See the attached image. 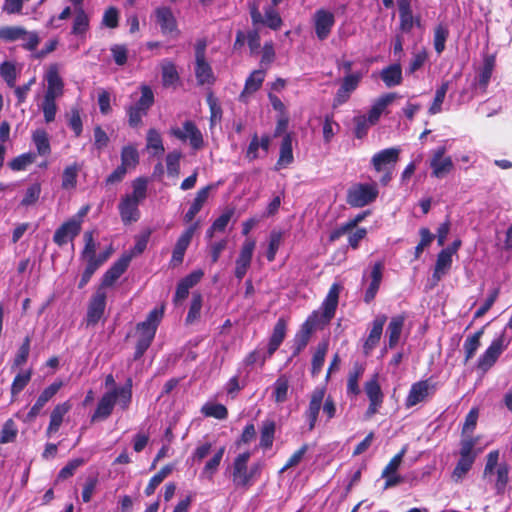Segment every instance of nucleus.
<instances>
[{"mask_svg":"<svg viewBox=\"0 0 512 512\" xmlns=\"http://www.w3.org/2000/svg\"><path fill=\"white\" fill-rule=\"evenodd\" d=\"M342 289L343 287L341 284L333 283L322 302V312L314 310L302 323L300 329L296 332L293 338V357L299 355L306 348L313 333L318 328H323L334 318L339 303V295Z\"/></svg>","mask_w":512,"mask_h":512,"instance_id":"f257e3e1","label":"nucleus"},{"mask_svg":"<svg viewBox=\"0 0 512 512\" xmlns=\"http://www.w3.org/2000/svg\"><path fill=\"white\" fill-rule=\"evenodd\" d=\"M132 387V378L129 377L122 387H114L112 390L104 393L91 416V422L94 423L107 419L112 414L117 402L123 410L128 409L132 401Z\"/></svg>","mask_w":512,"mask_h":512,"instance_id":"f03ea898","label":"nucleus"},{"mask_svg":"<svg viewBox=\"0 0 512 512\" xmlns=\"http://www.w3.org/2000/svg\"><path fill=\"white\" fill-rule=\"evenodd\" d=\"M250 458L249 451L240 453L234 458L231 467V480L235 488L248 490L260 478L263 464L255 462L248 466Z\"/></svg>","mask_w":512,"mask_h":512,"instance_id":"7ed1b4c3","label":"nucleus"},{"mask_svg":"<svg viewBox=\"0 0 512 512\" xmlns=\"http://www.w3.org/2000/svg\"><path fill=\"white\" fill-rule=\"evenodd\" d=\"M164 316V307L152 309L146 319L136 325L138 339L133 355L134 360H139L151 346L159 324Z\"/></svg>","mask_w":512,"mask_h":512,"instance_id":"20e7f679","label":"nucleus"},{"mask_svg":"<svg viewBox=\"0 0 512 512\" xmlns=\"http://www.w3.org/2000/svg\"><path fill=\"white\" fill-rule=\"evenodd\" d=\"M154 101V93L151 87L142 85L140 98L134 104L126 108L128 124L131 128H138L142 125V118L148 114Z\"/></svg>","mask_w":512,"mask_h":512,"instance_id":"39448f33","label":"nucleus"},{"mask_svg":"<svg viewBox=\"0 0 512 512\" xmlns=\"http://www.w3.org/2000/svg\"><path fill=\"white\" fill-rule=\"evenodd\" d=\"M478 437H467L460 441V458L452 472V479L455 482L461 481L472 468L477 453L473 451L478 443Z\"/></svg>","mask_w":512,"mask_h":512,"instance_id":"423d86ee","label":"nucleus"},{"mask_svg":"<svg viewBox=\"0 0 512 512\" xmlns=\"http://www.w3.org/2000/svg\"><path fill=\"white\" fill-rule=\"evenodd\" d=\"M378 195L377 183H356L347 190L346 203L353 208H361L373 203Z\"/></svg>","mask_w":512,"mask_h":512,"instance_id":"0eeeda50","label":"nucleus"},{"mask_svg":"<svg viewBox=\"0 0 512 512\" xmlns=\"http://www.w3.org/2000/svg\"><path fill=\"white\" fill-rule=\"evenodd\" d=\"M249 14L254 28L259 25L267 26L268 28L277 31L283 25V20L273 4L264 9V17L260 12V3L257 0L248 3Z\"/></svg>","mask_w":512,"mask_h":512,"instance_id":"6e6552de","label":"nucleus"},{"mask_svg":"<svg viewBox=\"0 0 512 512\" xmlns=\"http://www.w3.org/2000/svg\"><path fill=\"white\" fill-rule=\"evenodd\" d=\"M206 41L199 40L195 46V77L198 85L213 84L215 76L211 65L206 60Z\"/></svg>","mask_w":512,"mask_h":512,"instance_id":"1a4fd4ad","label":"nucleus"},{"mask_svg":"<svg viewBox=\"0 0 512 512\" xmlns=\"http://www.w3.org/2000/svg\"><path fill=\"white\" fill-rule=\"evenodd\" d=\"M107 304L106 290L97 288L88 302L86 316L84 319L85 326L95 327L103 318Z\"/></svg>","mask_w":512,"mask_h":512,"instance_id":"9d476101","label":"nucleus"},{"mask_svg":"<svg viewBox=\"0 0 512 512\" xmlns=\"http://www.w3.org/2000/svg\"><path fill=\"white\" fill-rule=\"evenodd\" d=\"M364 391L369 400L365 418L370 419L377 414L384 402V393L379 383V374L375 373L364 383Z\"/></svg>","mask_w":512,"mask_h":512,"instance_id":"9b49d317","label":"nucleus"},{"mask_svg":"<svg viewBox=\"0 0 512 512\" xmlns=\"http://www.w3.org/2000/svg\"><path fill=\"white\" fill-rule=\"evenodd\" d=\"M508 343L509 342L506 341L504 332L497 338L493 339L488 348L478 358L477 367L484 372L488 371L507 348Z\"/></svg>","mask_w":512,"mask_h":512,"instance_id":"f8f14e48","label":"nucleus"},{"mask_svg":"<svg viewBox=\"0 0 512 512\" xmlns=\"http://www.w3.org/2000/svg\"><path fill=\"white\" fill-rule=\"evenodd\" d=\"M64 386L62 380H55L49 386H47L36 399L29 412L23 418V422L32 423L40 414L44 406L59 392Z\"/></svg>","mask_w":512,"mask_h":512,"instance_id":"ddd939ff","label":"nucleus"},{"mask_svg":"<svg viewBox=\"0 0 512 512\" xmlns=\"http://www.w3.org/2000/svg\"><path fill=\"white\" fill-rule=\"evenodd\" d=\"M399 12V31L408 34L413 27H421V16L414 15L412 10V0H397Z\"/></svg>","mask_w":512,"mask_h":512,"instance_id":"4468645a","label":"nucleus"},{"mask_svg":"<svg viewBox=\"0 0 512 512\" xmlns=\"http://www.w3.org/2000/svg\"><path fill=\"white\" fill-rule=\"evenodd\" d=\"M171 133L181 141L189 139V143L194 150H199L204 145L201 131L191 120H187L183 123V130L175 128L172 129Z\"/></svg>","mask_w":512,"mask_h":512,"instance_id":"2eb2a0df","label":"nucleus"},{"mask_svg":"<svg viewBox=\"0 0 512 512\" xmlns=\"http://www.w3.org/2000/svg\"><path fill=\"white\" fill-rule=\"evenodd\" d=\"M446 148L444 146L438 147L433 151L430 160V167L432 169V176L438 179L445 177L454 168L452 158L445 157Z\"/></svg>","mask_w":512,"mask_h":512,"instance_id":"dca6fc26","label":"nucleus"},{"mask_svg":"<svg viewBox=\"0 0 512 512\" xmlns=\"http://www.w3.org/2000/svg\"><path fill=\"white\" fill-rule=\"evenodd\" d=\"M361 79L362 74L360 72L345 75L333 99V107H338L346 103L351 93L357 89Z\"/></svg>","mask_w":512,"mask_h":512,"instance_id":"f3484780","label":"nucleus"},{"mask_svg":"<svg viewBox=\"0 0 512 512\" xmlns=\"http://www.w3.org/2000/svg\"><path fill=\"white\" fill-rule=\"evenodd\" d=\"M132 260V255H122L117 261H115L111 267L103 274L101 283L98 288L106 290L107 287L112 286L116 280H118L122 274L128 269L129 264Z\"/></svg>","mask_w":512,"mask_h":512,"instance_id":"a211bd4d","label":"nucleus"},{"mask_svg":"<svg viewBox=\"0 0 512 512\" xmlns=\"http://www.w3.org/2000/svg\"><path fill=\"white\" fill-rule=\"evenodd\" d=\"M256 242L253 239H246L241 247L238 258L235 263L234 275L238 280H242L249 269L253 257Z\"/></svg>","mask_w":512,"mask_h":512,"instance_id":"6ab92c4d","label":"nucleus"},{"mask_svg":"<svg viewBox=\"0 0 512 512\" xmlns=\"http://www.w3.org/2000/svg\"><path fill=\"white\" fill-rule=\"evenodd\" d=\"M325 397V388L317 387L315 388L310 396L309 404L307 409L304 412V416L308 421V430H314L319 412Z\"/></svg>","mask_w":512,"mask_h":512,"instance_id":"aec40b11","label":"nucleus"},{"mask_svg":"<svg viewBox=\"0 0 512 512\" xmlns=\"http://www.w3.org/2000/svg\"><path fill=\"white\" fill-rule=\"evenodd\" d=\"M335 24L334 14L325 9H318L314 14L315 34L320 41L326 40Z\"/></svg>","mask_w":512,"mask_h":512,"instance_id":"412c9836","label":"nucleus"},{"mask_svg":"<svg viewBox=\"0 0 512 512\" xmlns=\"http://www.w3.org/2000/svg\"><path fill=\"white\" fill-rule=\"evenodd\" d=\"M399 149L386 148L375 153L371 159V164L375 171L382 172V170H393L395 164L399 160Z\"/></svg>","mask_w":512,"mask_h":512,"instance_id":"4be33fe9","label":"nucleus"},{"mask_svg":"<svg viewBox=\"0 0 512 512\" xmlns=\"http://www.w3.org/2000/svg\"><path fill=\"white\" fill-rule=\"evenodd\" d=\"M81 231L80 221L72 218L58 227L53 235V241L59 247L64 246L68 241H72Z\"/></svg>","mask_w":512,"mask_h":512,"instance_id":"5701e85b","label":"nucleus"},{"mask_svg":"<svg viewBox=\"0 0 512 512\" xmlns=\"http://www.w3.org/2000/svg\"><path fill=\"white\" fill-rule=\"evenodd\" d=\"M496 65V56L494 54H486L483 57V63L475 78L474 86L482 93L487 92L494 68Z\"/></svg>","mask_w":512,"mask_h":512,"instance_id":"b1692460","label":"nucleus"},{"mask_svg":"<svg viewBox=\"0 0 512 512\" xmlns=\"http://www.w3.org/2000/svg\"><path fill=\"white\" fill-rule=\"evenodd\" d=\"M199 223L195 222L191 224L183 233L179 236L172 252V259L171 261L174 263V265L181 264L184 259L185 252L187 248L189 247L191 240L193 238V235L198 228Z\"/></svg>","mask_w":512,"mask_h":512,"instance_id":"393cba45","label":"nucleus"},{"mask_svg":"<svg viewBox=\"0 0 512 512\" xmlns=\"http://www.w3.org/2000/svg\"><path fill=\"white\" fill-rule=\"evenodd\" d=\"M47 89L44 96L57 99L63 95L64 82L59 74L58 64H51L46 72Z\"/></svg>","mask_w":512,"mask_h":512,"instance_id":"a878e982","label":"nucleus"},{"mask_svg":"<svg viewBox=\"0 0 512 512\" xmlns=\"http://www.w3.org/2000/svg\"><path fill=\"white\" fill-rule=\"evenodd\" d=\"M72 404L69 400L57 404L50 413V421L46 429V436L51 437L57 433L63 423L64 416L71 410Z\"/></svg>","mask_w":512,"mask_h":512,"instance_id":"bb28decb","label":"nucleus"},{"mask_svg":"<svg viewBox=\"0 0 512 512\" xmlns=\"http://www.w3.org/2000/svg\"><path fill=\"white\" fill-rule=\"evenodd\" d=\"M387 321V316L382 314L378 315L372 322V328L369 332V335L367 339L365 340L363 344V352L365 355H369L370 352L378 345L382 332L383 327Z\"/></svg>","mask_w":512,"mask_h":512,"instance_id":"cd10ccee","label":"nucleus"},{"mask_svg":"<svg viewBox=\"0 0 512 512\" xmlns=\"http://www.w3.org/2000/svg\"><path fill=\"white\" fill-rule=\"evenodd\" d=\"M265 76V69H257L252 71L245 80L244 88L239 95V101L246 103L247 97L257 92L262 87Z\"/></svg>","mask_w":512,"mask_h":512,"instance_id":"c85d7f7f","label":"nucleus"},{"mask_svg":"<svg viewBox=\"0 0 512 512\" xmlns=\"http://www.w3.org/2000/svg\"><path fill=\"white\" fill-rule=\"evenodd\" d=\"M430 384L428 380H421L412 384L405 400L406 408H411L423 402L430 395Z\"/></svg>","mask_w":512,"mask_h":512,"instance_id":"c756f323","label":"nucleus"},{"mask_svg":"<svg viewBox=\"0 0 512 512\" xmlns=\"http://www.w3.org/2000/svg\"><path fill=\"white\" fill-rule=\"evenodd\" d=\"M139 202H136L134 199H130L124 196L119 205L118 210L121 217V220L124 224H131L132 222H137L140 218V211L138 209Z\"/></svg>","mask_w":512,"mask_h":512,"instance_id":"7c9ffc66","label":"nucleus"},{"mask_svg":"<svg viewBox=\"0 0 512 512\" xmlns=\"http://www.w3.org/2000/svg\"><path fill=\"white\" fill-rule=\"evenodd\" d=\"M452 266V256L448 251L441 250L436 259L431 282L436 286L439 281L450 271Z\"/></svg>","mask_w":512,"mask_h":512,"instance_id":"2f4dec72","label":"nucleus"},{"mask_svg":"<svg viewBox=\"0 0 512 512\" xmlns=\"http://www.w3.org/2000/svg\"><path fill=\"white\" fill-rule=\"evenodd\" d=\"M286 332L287 322L284 318H279L275 323L272 334L269 338L267 347L268 357H272V355L278 350V348L285 339Z\"/></svg>","mask_w":512,"mask_h":512,"instance_id":"473e14b6","label":"nucleus"},{"mask_svg":"<svg viewBox=\"0 0 512 512\" xmlns=\"http://www.w3.org/2000/svg\"><path fill=\"white\" fill-rule=\"evenodd\" d=\"M286 332L287 322L284 318H279L275 323L272 334L269 338L267 347L268 357H272V355L278 350V348L285 339Z\"/></svg>","mask_w":512,"mask_h":512,"instance_id":"72a5a7b5","label":"nucleus"},{"mask_svg":"<svg viewBox=\"0 0 512 512\" xmlns=\"http://www.w3.org/2000/svg\"><path fill=\"white\" fill-rule=\"evenodd\" d=\"M365 372V365L360 362H354L347 377L346 393L348 396L356 397L361 393L359 380Z\"/></svg>","mask_w":512,"mask_h":512,"instance_id":"f704fd0d","label":"nucleus"},{"mask_svg":"<svg viewBox=\"0 0 512 512\" xmlns=\"http://www.w3.org/2000/svg\"><path fill=\"white\" fill-rule=\"evenodd\" d=\"M156 21L163 34L177 31V21L169 7H159L155 10Z\"/></svg>","mask_w":512,"mask_h":512,"instance_id":"c9c22d12","label":"nucleus"},{"mask_svg":"<svg viewBox=\"0 0 512 512\" xmlns=\"http://www.w3.org/2000/svg\"><path fill=\"white\" fill-rule=\"evenodd\" d=\"M226 447L221 446L217 449V451L214 453V455L205 463L200 477L203 479H207L209 481H212L214 478V475L217 473L219 466L221 464V461L223 459V456L225 454Z\"/></svg>","mask_w":512,"mask_h":512,"instance_id":"e433bc0d","label":"nucleus"},{"mask_svg":"<svg viewBox=\"0 0 512 512\" xmlns=\"http://www.w3.org/2000/svg\"><path fill=\"white\" fill-rule=\"evenodd\" d=\"M396 98L395 93H387L377 99L375 104L371 107V109L368 112V118L367 121L371 125H374L378 122L381 114L385 110V108L394 101Z\"/></svg>","mask_w":512,"mask_h":512,"instance_id":"4c0bfd02","label":"nucleus"},{"mask_svg":"<svg viewBox=\"0 0 512 512\" xmlns=\"http://www.w3.org/2000/svg\"><path fill=\"white\" fill-rule=\"evenodd\" d=\"M293 160L292 137L290 134H286L281 142L279 158L277 160L275 170L287 167L293 162Z\"/></svg>","mask_w":512,"mask_h":512,"instance_id":"58836bf2","label":"nucleus"},{"mask_svg":"<svg viewBox=\"0 0 512 512\" xmlns=\"http://www.w3.org/2000/svg\"><path fill=\"white\" fill-rule=\"evenodd\" d=\"M381 79L387 87H393L402 83V68L399 63L391 64L381 71Z\"/></svg>","mask_w":512,"mask_h":512,"instance_id":"ea45409f","label":"nucleus"},{"mask_svg":"<svg viewBox=\"0 0 512 512\" xmlns=\"http://www.w3.org/2000/svg\"><path fill=\"white\" fill-rule=\"evenodd\" d=\"M404 322L405 317L403 315H398L391 318L387 327L388 347L390 349L394 348L398 344Z\"/></svg>","mask_w":512,"mask_h":512,"instance_id":"a19ab883","label":"nucleus"},{"mask_svg":"<svg viewBox=\"0 0 512 512\" xmlns=\"http://www.w3.org/2000/svg\"><path fill=\"white\" fill-rule=\"evenodd\" d=\"M32 141L36 147V154L48 157L51 154L49 135L44 129H36L32 133Z\"/></svg>","mask_w":512,"mask_h":512,"instance_id":"79ce46f5","label":"nucleus"},{"mask_svg":"<svg viewBox=\"0 0 512 512\" xmlns=\"http://www.w3.org/2000/svg\"><path fill=\"white\" fill-rule=\"evenodd\" d=\"M174 468V464H166L155 475H153L144 490L145 495L151 496L154 494L156 488L173 472Z\"/></svg>","mask_w":512,"mask_h":512,"instance_id":"37998d69","label":"nucleus"},{"mask_svg":"<svg viewBox=\"0 0 512 512\" xmlns=\"http://www.w3.org/2000/svg\"><path fill=\"white\" fill-rule=\"evenodd\" d=\"M203 296L200 292H193L190 307L185 318L186 325H192L200 319Z\"/></svg>","mask_w":512,"mask_h":512,"instance_id":"c03bdc74","label":"nucleus"},{"mask_svg":"<svg viewBox=\"0 0 512 512\" xmlns=\"http://www.w3.org/2000/svg\"><path fill=\"white\" fill-rule=\"evenodd\" d=\"M162 84L164 87L175 85L179 80V73L175 64L170 60H164L162 65Z\"/></svg>","mask_w":512,"mask_h":512,"instance_id":"a18cd8bd","label":"nucleus"},{"mask_svg":"<svg viewBox=\"0 0 512 512\" xmlns=\"http://www.w3.org/2000/svg\"><path fill=\"white\" fill-rule=\"evenodd\" d=\"M276 424L273 420H265L260 431V447L270 449L273 445Z\"/></svg>","mask_w":512,"mask_h":512,"instance_id":"49530a36","label":"nucleus"},{"mask_svg":"<svg viewBox=\"0 0 512 512\" xmlns=\"http://www.w3.org/2000/svg\"><path fill=\"white\" fill-rule=\"evenodd\" d=\"M328 351V343L323 341L317 345L316 351L313 354L311 361V374L313 377L317 376L325 362V356Z\"/></svg>","mask_w":512,"mask_h":512,"instance_id":"de8ad7c7","label":"nucleus"},{"mask_svg":"<svg viewBox=\"0 0 512 512\" xmlns=\"http://www.w3.org/2000/svg\"><path fill=\"white\" fill-rule=\"evenodd\" d=\"M84 248L81 252V258L88 263L94 262L96 263V249L97 243L94 240L93 231H86L84 233Z\"/></svg>","mask_w":512,"mask_h":512,"instance_id":"09e8293b","label":"nucleus"},{"mask_svg":"<svg viewBox=\"0 0 512 512\" xmlns=\"http://www.w3.org/2000/svg\"><path fill=\"white\" fill-rule=\"evenodd\" d=\"M484 333V327L467 337L464 342L463 349L465 353V362L473 358L476 351L480 347V339Z\"/></svg>","mask_w":512,"mask_h":512,"instance_id":"8fccbe9b","label":"nucleus"},{"mask_svg":"<svg viewBox=\"0 0 512 512\" xmlns=\"http://www.w3.org/2000/svg\"><path fill=\"white\" fill-rule=\"evenodd\" d=\"M449 37V29L446 25L440 23L434 28L433 46L438 55L445 50L446 41Z\"/></svg>","mask_w":512,"mask_h":512,"instance_id":"3c124183","label":"nucleus"},{"mask_svg":"<svg viewBox=\"0 0 512 512\" xmlns=\"http://www.w3.org/2000/svg\"><path fill=\"white\" fill-rule=\"evenodd\" d=\"M89 29V17L82 7L76 10L71 33L76 36L84 35Z\"/></svg>","mask_w":512,"mask_h":512,"instance_id":"603ef678","label":"nucleus"},{"mask_svg":"<svg viewBox=\"0 0 512 512\" xmlns=\"http://www.w3.org/2000/svg\"><path fill=\"white\" fill-rule=\"evenodd\" d=\"M139 163V154L135 147L128 145L121 150V166L127 171L134 169Z\"/></svg>","mask_w":512,"mask_h":512,"instance_id":"864d4df0","label":"nucleus"},{"mask_svg":"<svg viewBox=\"0 0 512 512\" xmlns=\"http://www.w3.org/2000/svg\"><path fill=\"white\" fill-rule=\"evenodd\" d=\"M37 158V154L35 152H27L18 155L8 162V167L12 171H23L27 168V166L33 164Z\"/></svg>","mask_w":512,"mask_h":512,"instance_id":"5fc2aeb1","label":"nucleus"},{"mask_svg":"<svg viewBox=\"0 0 512 512\" xmlns=\"http://www.w3.org/2000/svg\"><path fill=\"white\" fill-rule=\"evenodd\" d=\"M79 170L80 166L77 163H73L65 167L62 173L61 183L63 189L69 190L74 189L76 187Z\"/></svg>","mask_w":512,"mask_h":512,"instance_id":"6e6d98bb","label":"nucleus"},{"mask_svg":"<svg viewBox=\"0 0 512 512\" xmlns=\"http://www.w3.org/2000/svg\"><path fill=\"white\" fill-rule=\"evenodd\" d=\"M23 26H1L0 40L5 43H11L20 40L25 35Z\"/></svg>","mask_w":512,"mask_h":512,"instance_id":"4d7b16f0","label":"nucleus"},{"mask_svg":"<svg viewBox=\"0 0 512 512\" xmlns=\"http://www.w3.org/2000/svg\"><path fill=\"white\" fill-rule=\"evenodd\" d=\"M201 413L205 417H212L218 420H224L228 417V409L220 403H206L202 406Z\"/></svg>","mask_w":512,"mask_h":512,"instance_id":"13d9d810","label":"nucleus"},{"mask_svg":"<svg viewBox=\"0 0 512 512\" xmlns=\"http://www.w3.org/2000/svg\"><path fill=\"white\" fill-rule=\"evenodd\" d=\"M289 380L285 375H280L274 383L273 398L276 403H283L288 398Z\"/></svg>","mask_w":512,"mask_h":512,"instance_id":"bf43d9fd","label":"nucleus"},{"mask_svg":"<svg viewBox=\"0 0 512 512\" xmlns=\"http://www.w3.org/2000/svg\"><path fill=\"white\" fill-rule=\"evenodd\" d=\"M495 490L497 494H503L509 482V465L505 462L500 463L496 469Z\"/></svg>","mask_w":512,"mask_h":512,"instance_id":"052dcab7","label":"nucleus"},{"mask_svg":"<svg viewBox=\"0 0 512 512\" xmlns=\"http://www.w3.org/2000/svg\"><path fill=\"white\" fill-rule=\"evenodd\" d=\"M449 89V81H444L441 85L436 89L434 100L429 108V113L434 115L442 110V104L444 102L446 93Z\"/></svg>","mask_w":512,"mask_h":512,"instance_id":"680f3d73","label":"nucleus"},{"mask_svg":"<svg viewBox=\"0 0 512 512\" xmlns=\"http://www.w3.org/2000/svg\"><path fill=\"white\" fill-rule=\"evenodd\" d=\"M67 118L69 127L73 130L75 136L79 137L83 131L80 108L78 106L71 107Z\"/></svg>","mask_w":512,"mask_h":512,"instance_id":"e2e57ef3","label":"nucleus"},{"mask_svg":"<svg viewBox=\"0 0 512 512\" xmlns=\"http://www.w3.org/2000/svg\"><path fill=\"white\" fill-rule=\"evenodd\" d=\"M133 192L132 194L125 195L130 199H134L136 202H141L146 198L147 194V179L144 177H138L132 182Z\"/></svg>","mask_w":512,"mask_h":512,"instance_id":"0e129e2a","label":"nucleus"},{"mask_svg":"<svg viewBox=\"0 0 512 512\" xmlns=\"http://www.w3.org/2000/svg\"><path fill=\"white\" fill-rule=\"evenodd\" d=\"M18 434V429L13 419H8L0 431V444L14 442Z\"/></svg>","mask_w":512,"mask_h":512,"instance_id":"69168bd1","label":"nucleus"},{"mask_svg":"<svg viewBox=\"0 0 512 512\" xmlns=\"http://www.w3.org/2000/svg\"><path fill=\"white\" fill-rule=\"evenodd\" d=\"M32 372L31 370H27L24 372H19L13 379L11 385V395L12 397L17 396L23 389L28 385L31 380Z\"/></svg>","mask_w":512,"mask_h":512,"instance_id":"338daca9","label":"nucleus"},{"mask_svg":"<svg viewBox=\"0 0 512 512\" xmlns=\"http://www.w3.org/2000/svg\"><path fill=\"white\" fill-rule=\"evenodd\" d=\"M182 154L179 151H172L166 155L167 173L170 177H178L180 174V160Z\"/></svg>","mask_w":512,"mask_h":512,"instance_id":"774afa93","label":"nucleus"}]
</instances>
